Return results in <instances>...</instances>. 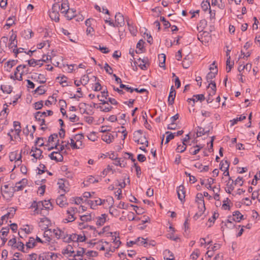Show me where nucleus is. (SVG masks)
Instances as JSON below:
<instances>
[{"instance_id": "f257e3e1", "label": "nucleus", "mask_w": 260, "mask_h": 260, "mask_svg": "<svg viewBox=\"0 0 260 260\" xmlns=\"http://www.w3.org/2000/svg\"><path fill=\"white\" fill-rule=\"evenodd\" d=\"M100 101L102 102L103 105H106L105 106H99L97 108L99 109L101 111L104 112H108L112 110L113 107L109 105L108 101H106L104 99H100Z\"/></svg>"}, {"instance_id": "f03ea898", "label": "nucleus", "mask_w": 260, "mask_h": 260, "mask_svg": "<svg viewBox=\"0 0 260 260\" xmlns=\"http://www.w3.org/2000/svg\"><path fill=\"white\" fill-rule=\"evenodd\" d=\"M115 18L116 27H121L124 25V19L123 16L120 13H117L115 16Z\"/></svg>"}, {"instance_id": "7ed1b4c3", "label": "nucleus", "mask_w": 260, "mask_h": 260, "mask_svg": "<svg viewBox=\"0 0 260 260\" xmlns=\"http://www.w3.org/2000/svg\"><path fill=\"white\" fill-rule=\"evenodd\" d=\"M18 153L16 151L12 152L10 153L9 155L10 160L11 161L14 160L15 161V163L17 164V165H19L21 163V153L19 154L18 157H17Z\"/></svg>"}, {"instance_id": "20e7f679", "label": "nucleus", "mask_w": 260, "mask_h": 260, "mask_svg": "<svg viewBox=\"0 0 260 260\" xmlns=\"http://www.w3.org/2000/svg\"><path fill=\"white\" fill-rule=\"evenodd\" d=\"M196 202H198L199 209H201L202 210L203 209V210H205L206 208L204 203V200L202 193H197L196 196Z\"/></svg>"}, {"instance_id": "39448f33", "label": "nucleus", "mask_w": 260, "mask_h": 260, "mask_svg": "<svg viewBox=\"0 0 260 260\" xmlns=\"http://www.w3.org/2000/svg\"><path fill=\"white\" fill-rule=\"evenodd\" d=\"M27 184V180L25 178L22 179L20 181L16 183L15 187H14V191H18L21 190Z\"/></svg>"}, {"instance_id": "423d86ee", "label": "nucleus", "mask_w": 260, "mask_h": 260, "mask_svg": "<svg viewBox=\"0 0 260 260\" xmlns=\"http://www.w3.org/2000/svg\"><path fill=\"white\" fill-rule=\"evenodd\" d=\"M49 157L52 160L56 161H62L63 160V156L60 152L58 151H53L49 155Z\"/></svg>"}, {"instance_id": "0eeeda50", "label": "nucleus", "mask_w": 260, "mask_h": 260, "mask_svg": "<svg viewBox=\"0 0 260 260\" xmlns=\"http://www.w3.org/2000/svg\"><path fill=\"white\" fill-rule=\"evenodd\" d=\"M56 204L60 207H64L68 204L67 200L63 194H61L56 199Z\"/></svg>"}, {"instance_id": "6e6552de", "label": "nucleus", "mask_w": 260, "mask_h": 260, "mask_svg": "<svg viewBox=\"0 0 260 260\" xmlns=\"http://www.w3.org/2000/svg\"><path fill=\"white\" fill-rule=\"evenodd\" d=\"M177 195L179 199L183 202V200L185 198V190H184V186L183 185H180L177 189Z\"/></svg>"}, {"instance_id": "1a4fd4ad", "label": "nucleus", "mask_w": 260, "mask_h": 260, "mask_svg": "<svg viewBox=\"0 0 260 260\" xmlns=\"http://www.w3.org/2000/svg\"><path fill=\"white\" fill-rule=\"evenodd\" d=\"M105 202V200H102L100 198L95 199L93 200H89L88 201V204L90 205V207L92 209H95V207L98 205H101L103 204L104 202Z\"/></svg>"}, {"instance_id": "9d476101", "label": "nucleus", "mask_w": 260, "mask_h": 260, "mask_svg": "<svg viewBox=\"0 0 260 260\" xmlns=\"http://www.w3.org/2000/svg\"><path fill=\"white\" fill-rule=\"evenodd\" d=\"M31 151L34 152L31 154V156H33L36 159H40L41 156L43 157L42 155V151L40 149L32 147Z\"/></svg>"}, {"instance_id": "9b49d317", "label": "nucleus", "mask_w": 260, "mask_h": 260, "mask_svg": "<svg viewBox=\"0 0 260 260\" xmlns=\"http://www.w3.org/2000/svg\"><path fill=\"white\" fill-rule=\"evenodd\" d=\"M243 218V215L239 211H236L233 212V216H229V218H231L233 221L240 222Z\"/></svg>"}, {"instance_id": "f8f14e48", "label": "nucleus", "mask_w": 260, "mask_h": 260, "mask_svg": "<svg viewBox=\"0 0 260 260\" xmlns=\"http://www.w3.org/2000/svg\"><path fill=\"white\" fill-rule=\"evenodd\" d=\"M138 60L139 61H141V62L138 65L139 67L142 70H146L147 69V67L149 65L148 58L146 57L143 59L139 58Z\"/></svg>"}, {"instance_id": "ddd939ff", "label": "nucleus", "mask_w": 260, "mask_h": 260, "mask_svg": "<svg viewBox=\"0 0 260 260\" xmlns=\"http://www.w3.org/2000/svg\"><path fill=\"white\" fill-rule=\"evenodd\" d=\"M217 67L216 66H215V72H210L206 76V80L208 82L210 83L211 82H213L212 80L214 78L216 75L217 74L218 70L217 69Z\"/></svg>"}, {"instance_id": "4468645a", "label": "nucleus", "mask_w": 260, "mask_h": 260, "mask_svg": "<svg viewBox=\"0 0 260 260\" xmlns=\"http://www.w3.org/2000/svg\"><path fill=\"white\" fill-rule=\"evenodd\" d=\"M210 89L209 90L208 92V96H213L216 93V83L215 82H211L209 84L208 86V88H209L210 86Z\"/></svg>"}, {"instance_id": "2eb2a0df", "label": "nucleus", "mask_w": 260, "mask_h": 260, "mask_svg": "<svg viewBox=\"0 0 260 260\" xmlns=\"http://www.w3.org/2000/svg\"><path fill=\"white\" fill-rule=\"evenodd\" d=\"M53 233L57 239H65L67 233L59 229L54 230Z\"/></svg>"}, {"instance_id": "dca6fc26", "label": "nucleus", "mask_w": 260, "mask_h": 260, "mask_svg": "<svg viewBox=\"0 0 260 260\" xmlns=\"http://www.w3.org/2000/svg\"><path fill=\"white\" fill-rule=\"evenodd\" d=\"M114 137L111 134H107L102 136V139L107 144H110L114 140Z\"/></svg>"}, {"instance_id": "f3484780", "label": "nucleus", "mask_w": 260, "mask_h": 260, "mask_svg": "<svg viewBox=\"0 0 260 260\" xmlns=\"http://www.w3.org/2000/svg\"><path fill=\"white\" fill-rule=\"evenodd\" d=\"M76 11L74 10L73 9L69 8V10H67L64 13V16L68 20H71L75 16Z\"/></svg>"}, {"instance_id": "a211bd4d", "label": "nucleus", "mask_w": 260, "mask_h": 260, "mask_svg": "<svg viewBox=\"0 0 260 260\" xmlns=\"http://www.w3.org/2000/svg\"><path fill=\"white\" fill-rule=\"evenodd\" d=\"M107 217V215L106 214H103L101 216L98 217L96 222V225L99 226L104 225L106 222Z\"/></svg>"}, {"instance_id": "6ab92c4d", "label": "nucleus", "mask_w": 260, "mask_h": 260, "mask_svg": "<svg viewBox=\"0 0 260 260\" xmlns=\"http://www.w3.org/2000/svg\"><path fill=\"white\" fill-rule=\"evenodd\" d=\"M36 246V242L35 239L32 237H30L29 241L26 244V250L27 251L28 249L32 248Z\"/></svg>"}, {"instance_id": "aec40b11", "label": "nucleus", "mask_w": 260, "mask_h": 260, "mask_svg": "<svg viewBox=\"0 0 260 260\" xmlns=\"http://www.w3.org/2000/svg\"><path fill=\"white\" fill-rule=\"evenodd\" d=\"M164 259L165 260H175L174 256L172 252L169 250L166 249L164 252Z\"/></svg>"}, {"instance_id": "412c9836", "label": "nucleus", "mask_w": 260, "mask_h": 260, "mask_svg": "<svg viewBox=\"0 0 260 260\" xmlns=\"http://www.w3.org/2000/svg\"><path fill=\"white\" fill-rule=\"evenodd\" d=\"M142 138V131L138 130L134 133V141L138 144H139V140Z\"/></svg>"}, {"instance_id": "4be33fe9", "label": "nucleus", "mask_w": 260, "mask_h": 260, "mask_svg": "<svg viewBox=\"0 0 260 260\" xmlns=\"http://www.w3.org/2000/svg\"><path fill=\"white\" fill-rule=\"evenodd\" d=\"M67 214H68V216L67 218L64 219V222H72L76 219V217L75 216V214L70 213L69 209L67 210Z\"/></svg>"}, {"instance_id": "5701e85b", "label": "nucleus", "mask_w": 260, "mask_h": 260, "mask_svg": "<svg viewBox=\"0 0 260 260\" xmlns=\"http://www.w3.org/2000/svg\"><path fill=\"white\" fill-rule=\"evenodd\" d=\"M31 79L35 80L37 82H38L40 83H45L46 82V78H45L44 75L41 74L38 75L37 78H36V77H31Z\"/></svg>"}, {"instance_id": "b1692460", "label": "nucleus", "mask_w": 260, "mask_h": 260, "mask_svg": "<svg viewBox=\"0 0 260 260\" xmlns=\"http://www.w3.org/2000/svg\"><path fill=\"white\" fill-rule=\"evenodd\" d=\"M234 181L232 180L231 178H229V181L228 182L226 185L228 189H225V191L228 193H231V191L233 190L234 187L233 186Z\"/></svg>"}, {"instance_id": "393cba45", "label": "nucleus", "mask_w": 260, "mask_h": 260, "mask_svg": "<svg viewBox=\"0 0 260 260\" xmlns=\"http://www.w3.org/2000/svg\"><path fill=\"white\" fill-rule=\"evenodd\" d=\"M69 5L67 0L64 1L61 4L60 11L61 13L64 14V13L69 10Z\"/></svg>"}, {"instance_id": "a878e982", "label": "nucleus", "mask_w": 260, "mask_h": 260, "mask_svg": "<svg viewBox=\"0 0 260 260\" xmlns=\"http://www.w3.org/2000/svg\"><path fill=\"white\" fill-rule=\"evenodd\" d=\"M4 106H6V107H4L3 110L0 113V119L7 118L8 114L9 113V110L7 108L8 105L6 104Z\"/></svg>"}, {"instance_id": "bb28decb", "label": "nucleus", "mask_w": 260, "mask_h": 260, "mask_svg": "<svg viewBox=\"0 0 260 260\" xmlns=\"http://www.w3.org/2000/svg\"><path fill=\"white\" fill-rule=\"evenodd\" d=\"M175 96L176 92H174L173 91H170L168 100L169 105H172L174 104Z\"/></svg>"}, {"instance_id": "cd10ccee", "label": "nucleus", "mask_w": 260, "mask_h": 260, "mask_svg": "<svg viewBox=\"0 0 260 260\" xmlns=\"http://www.w3.org/2000/svg\"><path fill=\"white\" fill-rule=\"evenodd\" d=\"M49 16L52 20L55 22H58L59 20V14L58 12H49Z\"/></svg>"}, {"instance_id": "c85d7f7f", "label": "nucleus", "mask_w": 260, "mask_h": 260, "mask_svg": "<svg viewBox=\"0 0 260 260\" xmlns=\"http://www.w3.org/2000/svg\"><path fill=\"white\" fill-rule=\"evenodd\" d=\"M84 136L82 134H78L74 136V139L76 143H77L79 146V148L82 146V140L83 139Z\"/></svg>"}, {"instance_id": "c756f323", "label": "nucleus", "mask_w": 260, "mask_h": 260, "mask_svg": "<svg viewBox=\"0 0 260 260\" xmlns=\"http://www.w3.org/2000/svg\"><path fill=\"white\" fill-rule=\"evenodd\" d=\"M246 119V116L244 115H241L239 117H237L236 118H234L233 120H231L230 122L231 123V126H233L235 124H237L238 121H240Z\"/></svg>"}, {"instance_id": "7c9ffc66", "label": "nucleus", "mask_w": 260, "mask_h": 260, "mask_svg": "<svg viewBox=\"0 0 260 260\" xmlns=\"http://www.w3.org/2000/svg\"><path fill=\"white\" fill-rule=\"evenodd\" d=\"M158 59L159 60V66L161 68L165 67V63L166 61V55L165 54L162 53L158 55Z\"/></svg>"}, {"instance_id": "2f4dec72", "label": "nucleus", "mask_w": 260, "mask_h": 260, "mask_svg": "<svg viewBox=\"0 0 260 260\" xmlns=\"http://www.w3.org/2000/svg\"><path fill=\"white\" fill-rule=\"evenodd\" d=\"M230 163L228 160H225L224 162L221 161L220 163V169L223 171L226 169V171L229 170Z\"/></svg>"}, {"instance_id": "473e14b6", "label": "nucleus", "mask_w": 260, "mask_h": 260, "mask_svg": "<svg viewBox=\"0 0 260 260\" xmlns=\"http://www.w3.org/2000/svg\"><path fill=\"white\" fill-rule=\"evenodd\" d=\"M14 248H16L18 249L19 250H21V251L27 253L28 251H26V250L24 249V244L22 242H18L17 243L15 244V246H14Z\"/></svg>"}, {"instance_id": "72a5a7b5", "label": "nucleus", "mask_w": 260, "mask_h": 260, "mask_svg": "<svg viewBox=\"0 0 260 260\" xmlns=\"http://www.w3.org/2000/svg\"><path fill=\"white\" fill-rule=\"evenodd\" d=\"M201 7L203 11H206L209 7L210 8L209 1L208 0H203L201 4Z\"/></svg>"}, {"instance_id": "f704fd0d", "label": "nucleus", "mask_w": 260, "mask_h": 260, "mask_svg": "<svg viewBox=\"0 0 260 260\" xmlns=\"http://www.w3.org/2000/svg\"><path fill=\"white\" fill-rule=\"evenodd\" d=\"M17 60H9V61H8L5 64L7 66V67L8 68V69H7V71H10V69L13 67H14V66L16 65V64L17 63Z\"/></svg>"}, {"instance_id": "c9c22d12", "label": "nucleus", "mask_w": 260, "mask_h": 260, "mask_svg": "<svg viewBox=\"0 0 260 260\" xmlns=\"http://www.w3.org/2000/svg\"><path fill=\"white\" fill-rule=\"evenodd\" d=\"M43 116H46L45 112H37L35 115V117L37 121H41L43 118Z\"/></svg>"}, {"instance_id": "e433bc0d", "label": "nucleus", "mask_w": 260, "mask_h": 260, "mask_svg": "<svg viewBox=\"0 0 260 260\" xmlns=\"http://www.w3.org/2000/svg\"><path fill=\"white\" fill-rule=\"evenodd\" d=\"M208 132H209V131L205 132V129L202 128V127L198 126L197 127V137H198L205 135L206 133Z\"/></svg>"}, {"instance_id": "4c0bfd02", "label": "nucleus", "mask_w": 260, "mask_h": 260, "mask_svg": "<svg viewBox=\"0 0 260 260\" xmlns=\"http://www.w3.org/2000/svg\"><path fill=\"white\" fill-rule=\"evenodd\" d=\"M43 205H44V209L45 210H50V209H52V204L49 201H43Z\"/></svg>"}, {"instance_id": "58836bf2", "label": "nucleus", "mask_w": 260, "mask_h": 260, "mask_svg": "<svg viewBox=\"0 0 260 260\" xmlns=\"http://www.w3.org/2000/svg\"><path fill=\"white\" fill-rule=\"evenodd\" d=\"M166 134L167 135V136L166 137V141H165V144H167L169 143V142L171 140H172L174 139V135L171 132H166Z\"/></svg>"}, {"instance_id": "ea45409f", "label": "nucleus", "mask_w": 260, "mask_h": 260, "mask_svg": "<svg viewBox=\"0 0 260 260\" xmlns=\"http://www.w3.org/2000/svg\"><path fill=\"white\" fill-rule=\"evenodd\" d=\"M85 252V249L83 248L79 247L78 250L76 251V253H74L73 255L74 257H76V256H82L83 253Z\"/></svg>"}, {"instance_id": "a19ab883", "label": "nucleus", "mask_w": 260, "mask_h": 260, "mask_svg": "<svg viewBox=\"0 0 260 260\" xmlns=\"http://www.w3.org/2000/svg\"><path fill=\"white\" fill-rule=\"evenodd\" d=\"M144 42L142 40H140L137 44V48L139 49V51H136L137 53H140L141 52L142 48L143 47V44Z\"/></svg>"}, {"instance_id": "79ce46f5", "label": "nucleus", "mask_w": 260, "mask_h": 260, "mask_svg": "<svg viewBox=\"0 0 260 260\" xmlns=\"http://www.w3.org/2000/svg\"><path fill=\"white\" fill-rule=\"evenodd\" d=\"M43 86H40L38 87L35 90V93H38L39 95L43 94L45 93L46 90L43 89Z\"/></svg>"}, {"instance_id": "37998d69", "label": "nucleus", "mask_w": 260, "mask_h": 260, "mask_svg": "<svg viewBox=\"0 0 260 260\" xmlns=\"http://www.w3.org/2000/svg\"><path fill=\"white\" fill-rule=\"evenodd\" d=\"M194 148H196L197 149L193 150V148H191L189 149V152L192 155L197 154L200 151L202 147H200V146L197 145L194 146Z\"/></svg>"}, {"instance_id": "c03bdc74", "label": "nucleus", "mask_w": 260, "mask_h": 260, "mask_svg": "<svg viewBox=\"0 0 260 260\" xmlns=\"http://www.w3.org/2000/svg\"><path fill=\"white\" fill-rule=\"evenodd\" d=\"M230 59H231V57L230 56H229L228 57V58H227V60H226V66L229 67V69H228V68H226V70H227V72L229 73L231 71L232 67H233V65H234V62H232L231 63L230 62Z\"/></svg>"}, {"instance_id": "a18cd8bd", "label": "nucleus", "mask_w": 260, "mask_h": 260, "mask_svg": "<svg viewBox=\"0 0 260 260\" xmlns=\"http://www.w3.org/2000/svg\"><path fill=\"white\" fill-rule=\"evenodd\" d=\"M200 251L199 249H196L190 255V258L194 260L197 259L200 255Z\"/></svg>"}, {"instance_id": "49530a36", "label": "nucleus", "mask_w": 260, "mask_h": 260, "mask_svg": "<svg viewBox=\"0 0 260 260\" xmlns=\"http://www.w3.org/2000/svg\"><path fill=\"white\" fill-rule=\"evenodd\" d=\"M160 19V21L163 22V24L165 28H168L171 26L170 23L167 21L164 17L161 16Z\"/></svg>"}, {"instance_id": "de8ad7c7", "label": "nucleus", "mask_w": 260, "mask_h": 260, "mask_svg": "<svg viewBox=\"0 0 260 260\" xmlns=\"http://www.w3.org/2000/svg\"><path fill=\"white\" fill-rule=\"evenodd\" d=\"M8 124V120L7 118L0 119V128L1 131H2L4 129L5 125H7Z\"/></svg>"}, {"instance_id": "09e8293b", "label": "nucleus", "mask_w": 260, "mask_h": 260, "mask_svg": "<svg viewBox=\"0 0 260 260\" xmlns=\"http://www.w3.org/2000/svg\"><path fill=\"white\" fill-rule=\"evenodd\" d=\"M137 244L138 245H144L145 247H146V245L147 244V242L146 241V240L143 238L139 237L137 239Z\"/></svg>"}, {"instance_id": "8fccbe9b", "label": "nucleus", "mask_w": 260, "mask_h": 260, "mask_svg": "<svg viewBox=\"0 0 260 260\" xmlns=\"http://www.w3.org/2000/svg\"><path fill=\"white\" fill-rule=\"evenodd\" d=\"M25 33H29V35H25L24 36V38L25 39H30L34 35V32L32 31L30 29H27L24 30Z\"/></svg>"}, {"instance_id": "3c124183", "label": "nucleus", "mask_w": 260, "mask_h": 260, "mask_svg": "<svg viewBox=\"0 0 260 260\" xmlns=\"http://www.w3.org/2000/svg\"><path fill=\"white\" fill-rule=\"evenodd\" d=\"M186 149V146L183 145H178L176 150L177 152H183Z\"/></svg>"}, {"instance_id": "603ef678", "label": "nucleus", "mask_w": 260, "mask_h": 260, "mask_svg": "<svg viewBox=\"0 0 260 260\" xmlns=\"http://www.w3.org/2000/svg\"><path fill=\"white\" fill-rule=\"evenodd\" d=\"M89 80V77L87 75H84L82 76L81 78V81H82V84L83 85H86L88 83Z\"/></svg>"}, {"instance_id": "864d4df0", "label": "nucleus", "mask_w": 260, "mask_h": 260, "mask_svg": "<svg viewBox=\"0 0 260 260\" xmlns=\"http://www.w3.org/2000/svg\"><path fill=\"white\" fill-rule=\"evenodd\" d=\"M14 17H10L7 20V23L6 24V26H8V28H9L11 26H12L13 24H14Z\"/></svg>"}, {"instance_id": "5fc2aeb1", "label": "nucleus", "mask_w": 260, "mask_h": 260, "mask_svg": "<svg viewBox=\"0 0 260 260\" xmlns=\"http://www.w3.org/2000/svg\"><path fill=\"white\" fill-rule=\"evenodd\" d=\"M214 179L212 178H210L207 180L208 183L205 185L206 187L208 189H211V185L214 183Z\"/></svg>"}, {"instance_id": "6e6d98bb", "label": "nucleus", "mask_w": 260, "mask_h": 260, "mask_svg": "<svg viewBox=\"0 0 260 260\" xmlns=\"http://www.w3.org/2000/svg\"><path fill=\"white\" fill-rule=\"evenodd\" d=\"M115 162L113 163L115 166H119L121 168H124L125 167V164L124 162V160L121 161L120 159L117 158V159L114 160Z\"/></svg>"}, {"instance_id": "4d7b16f0", "label": "nucleus", "mask_w": 260, "mask_h": 260, "mask_svg": "<svg viewBox=\"0 0 260 260\" xmlns=\"http://www.w3.org/2000/svg\"><path fill=\"white\" fill-rule=\"evenodd\" d=\"M78 235L76 234H73L69 235V238L71 239V241L75 242V244H78Z\"/></svg>"}, {"instance_id": "13d9d810", "label": "nucleus", "mask_w": 260, "mask_h": 260, "mask_svg": "<svg viewBox=\"0 0 260 260\" xmlns=\"http://www.w3.org/2000/svg\"><path fill=\"white\" fill-rule=\"evenodd\" d=\"M80 219L82 221H88L91 220V216L90 214L84 215L80 216Z\"/></svg>"}, {"instance_id": "bf43d9fd", "label": "nucleus", "mask_w": 260, "mask_h": 260, "mask_svg": "<svg viewBox=\"0 0 260 260\" xmlns=\"http://www.w3.org/2000/svg\"><path fill=\"white\" fill-rule=\"evenodd\" d=\"M25 65H19L17 67L16 70L14 72V75L13 77H16L17 76V74H18V72L25 68Z\"/></svg>"}, {"instance_id": "052dcab7", "label": "nucleus", "mask_w": 260, "mask_h": 260, "mask_svg": "<svg viewBox=\"0 0 260 260\" xmlns=\"http://www.w3.org/2000/svg\"><path fill=\"white\" fill-rule=\"evenodd\" d=\"M71 143L70 145L73 149H79V146L77 143H76L74 138H71L70 139Z\"/></svg>"}, {"instance_id": "680f3d73", "label": "nucleus", "mask_w": 260, "mask_h": 260, "mask_svg": "<svg viewBox=\"0 0 260 260\" xmlns=\"http://www.w3.org/2000/svg\"><path fill=\"white\" fill-rule=\"evenodd\" d=\"M60 9V5L58 3L54 4L52 7V10L50 12H58V10Z\"/></svg>"}, {"instance_id": "e2e57ef3", "label": "nucleus", "mask_w": 260, "mask_h": 260, "mask_svg": "<svg viewBox=\"0 0 260 260\" xmlns=\"http://www.w3.org/2000/svg\"><path fill=\"white\" fill-rule=\"evenodd\" d=\"M120 88L125 89L127 91L132 93L133 92V88L128 87L127 85H125L121 83L120 84Z\"/></svg>"}, {"instance_id": "0e129e2a", "label": "nucleus", "mask_w": 260, "mask_h": 260, "mask_svg": "<svg viewBox=\"0 0 260 260\" xmlns=\"http://www.w3.org/2000/svg\"><path fill=\"white\" fill-rule=\"evenodd\" d=\"M1 233L2 234V237H3L4 236H7L9 232V228L8 226L7 227H4L2 229L1 231Z\"/></svg>"}, {"instance_id": "69168bd1", "label": "nucleus", "mask_w": 260, "mask_h": 260, "mask_svg": "<svg viewBox=\"0 0 260 260\" xmlns=\"http://www.w3.org/2000/svg\"><path fill=\"white\" fill-rule=\"evenodd\" d=\"M44 254L46 256V260H54V259L52 256H55V254L52 252H44Z\"/></svg>"}, {"instance_id": "338daca9", "label": "nucleus", "mask_w": 260, "mask_h": 260, "mask_svg": "<svg viewBox=\"0 0 260 260\" xmlns=\"http://www.w3.org/2000/svg\"><path fill=\"white\" fill-rule=\"evenodd\" d=\"M43 101H39V102H36L35 104H34V108L36 109V110H39V109H41L43 106Z\"/></svg>"}, {"instance_id": "774afa93", "label": "nucleus", "mask_w": 260, "mask_h": 260, "mask_svg": "<svg viewBox=\"0 0 260 260\" xmlns=\"http://www.w3.org/2000/svg\"><path fill=\"white\" fill-rule=\"evenodd\" d=\"M104 69L106 72L110 75L112 74L113 70L111 67H110L107 63L105 64Z\"/></svg>"}]
</instances>
